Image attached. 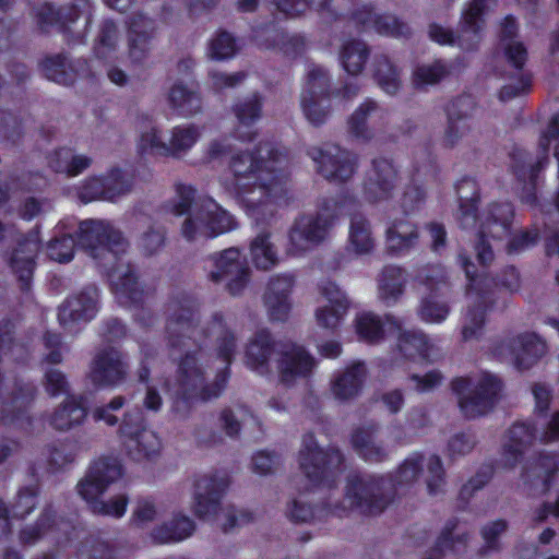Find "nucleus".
Returning <instances> with one entry per match:
<instances>
[{"instance_id":"obj_52","label":"nucleus","mask_w":559,"mask_h":559,"mask_svg":"<svg viewBox=\"0 0 559 559\" xmlns=\"http://www.w3.org/2000/svg\"><path fill=\"white\" fill-rule=\"evenodd\" d=\"M378 109V104L368 99L362 103L348 119V132L361 142H369L373 138L367 126L368 116Z\"/></svg>"},{"instance_id":"obj_60","label":"nucleus","mask_w":559,"mask_h":559,"mask_svg":"<svg viewBox=\"0 0 559 559\" xmlns=\"http://www.w3.org/2000/svg\"><path fill=\"white\" fill-rule=\"evenodd\" d=\"M449 74L448 67L440 60L431 64H423L414 72V84L416 87L432 85L440 82Z\"/></svg>"},{"instance_id":"obj_40","label":"nucleus","mask_w":559,"mask_h":559,"mask_svg":"<svg viewBox=\"0 0 559 559\" xmlns=\"http://www.w3.org/2000/svg\"><path fill=\"white\" fill-rule=\"evenodd\" d=\"M78 559H116V548L97 533L83 532L74 545Z\"/></svg>"},{"instance_id":"obj_3","label":"nucleus","mask_w":559,"mask_h":559,"mask_svg":"<svg viewBox=\"0 0 559 559\" xmlns=\"http://www.w3.org/2000/svg\"><path fill=\"white\" fill-rule=\"evenodd\" d=\"M166 314L165 340L171 359L177 355L199 353L207 337V328L200 326L197 300L188 295L174 296Z\"/></svg>"},{"instance_id":"obj_25","label":"nucleus","mask_w":559,"mask_h":559,"mask_svg":"<svg viewBox=\"0 0 559 559\" xmlns=\"http://www.w3.org/2000/svg\"><path fill=\"white\" fill-rule=\"evenodd\" d=\"M283 344L277 343L267 330L257 331L248 341L245 352V364L261 376L271 373L270 361L278 356Z\"/></svg>"},{"instance_id":"obj_43","label":"nucleus","mask_w":559,"mask_h":559,"mask_svg":"<svg viewBox=\"0 0 559 559\" xmlns=\"http://www.w3.org/2000/svg\"><path fill=\"white\" fill-rule=\"evenodd\" d=\"M209 333L216 335L217 355L227 364L225 368L228 369L237 349V338L234 332L225 324L221 313L213 314L212 321L207 326Z\"/></svg>"},{"instance_id":"obj_14","label":"nucleus","mask_w":559,"mask_h":559,"mask_svg":"<svg viewBox=\"0 0 559 559\" xmlns=\"http://www.w3.org/2000/svg\"><path fill=\"white\" fill-rule=\"evenodd\" d=\"M559 138V112L552 117L547 131L540 136L538 142V156L533 160L532 155L516 148L512 153L513 170L516 177L524 182H528L531 188L535 187V180L538 174L548 164V150L551 139Z\"/></svg>"},{"instance_id":"obj_4","label":"nucleus","mask_w":559,"mask_h":559,"mask_svg":"<svg viewBox=\"0 0 559 559\" xmlns=\"http://www.w3.org/2000/svg\"><path fill=\"white\" fill-rule=\"evenodd\" d=\"M395 490L391 479L376 475H348L344 498L333 504L336 516H345L357 510L362 514L382 513L394 500Z\"/></svg>"},{"instance_id":"obj_35","label":"nucleus","mask_w":559,"mask_h":559,"mask_svg":"<svg viewBox=\"0 0 559 559\" xmlns=\"http://www.w3.org/2000/svg\"><path fill=\"white\" fill-rule=\"evenodd\" d=\"M376 247L371 224L361 213L350 216L347 250L356 255L370 254Z\"/></svg>"},{"instance_id":"obj_26","label":"nucleus","mask_w":559,"mask_h":559,"mask_svg":"<svg viewBox=\"0 0 559 559\" xmlns=\"http://www.w3.org/2000/svg\"><path fill=\"white\" fill-rule=\"evenodd\" d=\"M509 442L506 445L507 464L513 468L526 450L539 441L536 423L515 421L508 430Z\"/></svg>"},{"instance_id":"obj_11","label":"nucleus","mask_w":559,"mask_h":559,"mask_svg":"<svg viewBox=\"0 0 559 559\" xmlns=\"http://www.w3.org/2000/svg\"><path fill=\"white\" fill-rule=\"evenodd\" d=\"M513 216L514 212L510 203H493L488 207L475 247L480 264L488 265L495 258L491 246L485 238L490 236L502 240L509 237Z\"/></svg>"},{"instance_id":"obj_2","label":"nucleus","mask_w":559,"mask_h":559,"mask_svg":"<svg viewBox=\"0 0 559 559\" xmlns=\"http://www.w3.org/2000/svg\"><path fill=\"white\" fill-rule=\"evenodd\" d=\"M199 353L177 355L173 383H167L171 399V408L181 418L188 417L198 402L217 399L224 391L228 376L227 368L219 371L213 381L207 380L205 367L199 359Z\"/></svg>"},{"instance_id":"obj_41","label":"nucleus","mask_w":559,"mask_h":559,"mask_svg":"<svg viewBox=\"0 0 559 559\" xmlns=\"http://www.w3.org/2000/svg\"><path fill=\"white\" fill-rule=\"evenodd\" d=\"M250 257L253 265L261 271H270L278 264L280 257L270 231L263 230L251 240Z\"/></svg>"},{"instance_id":"obj_34","label":"nucleus","mask_w":559,"mask_h":559,"mask_svg":"<svg viewBox=\"0 0 559 559\" xmlns=\"http://www.w3.org/2000/svg\"><path fill=\"white\" fill-rule=\"evenodd\" d=\"M366 367L362 362H354L337 373L332 381V393L341 401L352 400L358 395L366 379Z\"/></svg>"},{"instance_id":"obj_56","label":"nucleus","mask_w":559,"mask_h":559,"mask_svg":"<svg viewBox=\"0 0 559 559\" xmlns=\"http://www.w3.org/2000/svg\"><path fill=\"white\" fill-rule=\"evenodd\" d=\"M105 201H116L128 194L133 187L132 178L120 169H114L104 176Z\"/></svg>"},{"instance_id":"obj_51","label":"nucleus","mask_w":559,"mask_h":559,"mask_svg":"<svg viewBox=\"0 0 559 559\" xmlns=\"http://www.w3.org/2000/svg\"><path fill=\"white\" fill-rule=\"evenodd\" d=\"M395 324L401 331L397 338L400 352L409 359L416 357L425 358L428 349L426 335L415 330H402L400 323Z\"/></svg>"},{"instance_id":"obj_46","label":"nucleus","mask_w":559,"mask_h":559,"mask_svg":"<svg viewBox=\"0 0 559 559\" xmlns=\"http://www.w3.org/2000/svg\"><path fill=\"white\" fill-rule=\"evenodd\" d=\"M333 504L334 503L329 499L313 508L301 499H295L288 506L287 514L295 522H320L328 519L330 515H335Z\"/></svg>"},{"instance_id":"obj_22","label":"nucleus","mask_w":559,"mask_h":559,"mask_svg":"<svg viewBox=\"0 0 559 559\" xmlns=\"http://www.w3.org/2000/svg\"><path fill=\"white\" fill-rule=\"evenodd\" d=\"M98 289L93 285L69 296L58 309L60 325L71 329L75 324L91 321L98 311Z\"/></svg>"},{"instance_id":"obj_12","label":"nucleus","mask_w":559,"mask_h":559,"mask_svg":"<svg viewBox=\"0 0 559 559\" xmlns=\"http://www.w3.org/2000/svg\"><path fill=\"white\" fill-rule=\"evenodd\" d=\"M495 355L508 360L519 370L533 367L546 353V344L535 333H523L499 342Z\"/></svg>"},{"instance_id":"obj_57","label":"nucleus","mask_w":559,"mask_h":559,"mask_svg":"<svg viewBox=\"0 0 559 559\" xmlns=\"http://www.w3.org/2000/svg\"><path fill=\"white\" fill-rule=\"evenodd\" d=\"M119 37L118 25L112 20L103 21L99 25L96 38L95 53L99 58H106L110 52L116 50Z\"/></svg>"},{"instance_id":"obj_1","label":"nucleus","mask_w":559,"mask_h":559,"mask_svg":"<svg viewBox=\"0 0 559 559\" xmlns=\"http://www.w3.org/2000/svg\"><path fill=\"white\" fill-rule=\"evenodd\" d=\"M284 159L271 143H260L252 152H237L230 157L228 166L238 198L255 221L272 217L275 201L285 194Z\"/></svg>"},{"instance_id":"obj_31","label":"nucleus","mask_w":559,"mask_h":559,"mask_svg":"<svg viewBox=\"0 0 559 559\" xmlns=\"http://www.w3.org/2000/svg\"><path fill=\"white\" fill-rule=\"evenodd\" d=\"M85 67V60L71 61L66 53L47 57L43 62V71L46 78L63 85L73 84Z\"/></svg>"},{"instance_id":"obj_63","label":"nucleus","mask_w":559,"mask_h":559,"mask_svg":"<svg viewBox=\"0 0 559 559\" xmlns=\"http://www.w3.org/2000/svg\"><path fill=\"white\" fill-rule=\"evenodd\" d=\"M209 51L212 59L224 60L231 58L237 51L236 39L230 33L219 31L210 41Z\"/></svg>"},{"instance_id":"obj_18","label":"nucleus","mask_w":559,"mask_h":559,"mask_svg":"<svg viewBox=\"0 0 559 559\" xmlns=\"http://www.w3.org/2000/svg\"><path fill=\"white\" fill-rule=\"evenodd\" d=\"M127 53L131 63L144 64L151 56L156 35V21L142 12L132 14L128 20Z\"/></svg>"},{"instance_id":"obj_6","label":"nucleus","mask_w":559,"mask_h":559,"mask_svg":"<svg viewBox=\"0 0 559 559\" xmlns=\"http://www.w3.org/2000/svg\"><path fill=\"white\" fill-rule=\"evenodd\" d=\"M343 462L344 456L338 449L320 447L312 432L302 436L298 464L301 473L313 486L325 489L335 487Z\"/></svg>"},{"instance_id":"obj_54","label":"nucleus","mask_w":559,"mask_h":559,"mask_svg":"<svg viewBox=\"0 0 559 559\" xmlns=\"http://www.w3.org/2000/svg\"><path fill=\"white\" fill-rule=\"evenodd\" d=\"M508 522L502 519L485 524L480 528L484 545L479 548L478 555L480 557H487L493 552H499L502 549L500 537L508 531Z\"/></svg>"},{"instance_id":"obj_30","label":"nucleus","mask_w":559,"mask_h":559,"mask_svg":"<svg viewBox=\"0 0 559 559\" xmlns=\"http://www.w3.org/2000/svg\"><path fill=\"white\" fill-rule=\"evenodd\" d=\"M488 9V0H472L463 11L459 27L460 46L464 49H473L478 41V32L481 25V16Z\"/></svg>"},{"instance_id":"obj_45","label":"nucleus","mask_w":559,"mask_h":559,"mask_svg":"<svg viewBox=\"0 0 559 559\" xmlns=\"http://www.w3.org/2000/svg\"><path fill=\"white\" fill-rule=\"evenodd\" d=\"M407 276L405 271L396 265H386L383 267L379 280L380 298L386 302H395L404 293Z\"/></svg>"},{"instance_id":"obj_47","label":"nucleus","mask_w":559,"mask_h":559,"mask_svg":"<svg viewBox=\"0 0 559 559\" xmlns=\"http://www.w3.org/2000/svg\"><path fill=\"white\" fill-rule=\"evenodd\" d=\"M464 99H457L449 110L448 127L443 136V144L449 148L454 147L471 131L467 115L459 110L464 106Z\"/></svg>"},{"instance_id":"obj_7","label":"nucleus","mask_w":559,"mask_h":559,"mask_svg":"<svg viewBox=\"0 0 559 559\" xmlns=\"http://www.w3.org/2000/svg\"><path fill=\"white\" fill-rule=\"evenodd\" d=\"M79 246L104 267L119 260L128 248L122 233L105 219H85L79 225Z\"/></svg>"},{"instance_id":"obj_62","label":"nucleus","mask_w":559,"mask_h":559,"mask_svg":"<svg viewBox=\"0 0 559 559\" xmlns=\"http://www.w3.org/2000/svg\"><path fill=\"white\" fill-rule=\"evenodd\" d=\"M43 385L46 393L51 397L70 394V383L67 376L58 368L50 367L44 372Z\"/></svg>"},{"instance_id":"obj_42","label":"nucleus","mask_w":559,"mask_h":559,"mask_svg":"<svg viewBox=\"0 0 559 559\" xmlns=\"http://www.w3.org/2000/svg\"><path fill=\"white\" fill-rule=\"evenodd\" d=\"M194 530L195 525L191 519L185 515H176L168 522L155 527L151 536L157 544L175 543L188 538Z\"/></svg>"},{"instance_id":"obj_61","label":"nucleus","mask_w":559,"mask_h":559,"mask_svg":"<svg viewBox=\"0 0 559 559\" xmlns=\"http://www.w3.org/2000/svg\"><path fill=\"white\" fill-rule=\"evenodd\" d=\"M75 240L71 235L52 238L47 243V254L59 263L70 262L74 257Z\"/></svg>"},{"instance_id":"obj_32","label":"nucleus","mask_w":559,"mask_h":559,"mask_svg":"<svg viewBox=\"0 0 559 559\" xmlns=\"http://www.w3.org/2000/svg\"><path fill=\"white\" fill-rule=\"evenodd\" d=\"M557 471H559V456L540 455L524 465L521 477L524 484L546 492L549 489L550 477Z\"/></svg>"},{"instance_id":"obj_55","label":"nucleus","mask_w":559,"mask_h":559,"mask_svg":"<svg viewBox=\"0 0 559 559\" xmlns=\"http://www.w3.org/2000/svg\"><path fill=\"white\" fill-rule=\"evenodd\" d=\"M301 111L313 127L324 124L331 114L330 98L299 97Z\"/></svg>"},{"instance_id":"obj_17","label":"nucleus","mask_w":559,"mask_h":559,"mask_svg":"<svg viewBox=\"0 0 559 559\" xmlns=\"http://www.w3.org/2000/svg\"><path fill=\"white\" fill-rule=\"evenodd\" d=\"M107 269V276L117 300L124 306L142 305L150 296V290L139 281L135 266L121 261Z\"/></svg>"},{"instance_id":"obj_9","label":"nucleus","mask_w":559,"mask_h":559,"mask_svg":"<svg viewBox=\"0 0 559 559\" xmlns=\"http://www.w3.org/2000/svg\"><path fill=\"white\" fill-rule=\"evenodd\" d=\"M335 218V213L328 206L316 215L297 217L287 233V254L299 255L321 243L328 237Z\"/></svg>"},{"instance_id":"obj_16","label":"nucleus","mask_w":559,"mask_h":559,"mask_svg":"<svg viewBox=\"0 0 559 559\" xmlns=\"http://www.w3.org/2000/svg\"><path fill=\"white\" fill-rule=\"evenodd\" d=\"M310 154L318 164L319 173L330 182L343 183L356 171L357 156L338 145L313 148Z\"/></svg>"},{"instance_id":"obj_27","label":"nucleus","mask_w":559,"mask_h":559,"mask_svg":"<svg viewBox=\"0 0 559 559\" xmlns=\"http://www.w3.org/2000/svg\"><path fill=\"white\" fill-rule=\"evenodd\" d=\"M37 251L38 243L35 239L23 238L17 240V246L9 258V265L22 289H28L31 286Z\"/></svg>"},{"instance_id":"obj_13","label":"nucleus","mask_w":559,"mask_h":559,"mask_svg":"<svg viewBox=\"0 0 559 559\" xmlns=\"http://www.w3.org/2000/svg\"><path fill=\"white\" fill-rule=\"evenodd\" d=\"M400 182L399 169L393 159L376 157L367 171L362 193L369 203H379L393 198Z\"/></svg>"},{"instance_id":"obj_19","label":"nucleus","mask_w":559,"mask_h":559,"mask_svg":"<svg viewBox=\"0 0 559 559\" xmlns=\"http://www.w3.org/2000/svg\"><path fill=\"white\" fill-rule=\"evenodd\" d=\"M229 486V477L222 473H211L199 477L194 483L193 511L200 519L215 515L221 499Z\"/></svg>"},{"instance_id":"obj_53","label":"nucleus","mask_w":559,"mask_h":559,"mask_svg":"<svg viewBox=\"0 0 559 559\" xmlns=\"http://www.w3.org/2000/svg\"><path fill=\"white\" fill-rule=\"evenodd\" d=\"M248 419L260 425L258 418H255L245 406H240L237 409L226 407L219 414L221 427L230 438L239 437L241 428Z\"/></svg>"},{"instance_id":"obj_50","label":"nucleus","mask_w":559,"mask_h":559,"mask_svg":"<svg viewBox=\"0 0 559 559\" xmlns=\"http://www.w3.org/2000/svg\"><path fill=\"white\" fill-rule=\"evenodd\" d=\"M369 57L367 45L357 39L349 40L343 45L341 59L344 69L352 75L359 74Z\"/></svg>"},{"instance_id":"obj_5","label":"nucleus","mask_w":559,"mask_h":559,"mask_svg":"<svg viewBox=\"0 0 559 559\" xmlns=\"http://www.w3.org/2000/svg\"><path fill=\"white\" fill-rule=\"evenodd\" d=\"M122 475V466L115 456H103L96 460L88 468L85 477L79 481V495L90 503L93 513L120 518L124 514L128 497L119 495L109 501L99 500L109 485L117 481Z\"/></svg>"},{"instance_id":"obj_44","label":"nucleus","mask_w":559,"mask_h":559,"mask_svg":"<svg viewBox=\"0 0 559 559\" xmlns=\"http://www.w3.org/2000/svg\"><path fill=\"white\" fill-rule=\"evenodd\" d=\"M334 91L329 71L318 64H311L305 75L300 97L331 98Z\"/></svg>"},{"instance_id":"obj_37","label":"nucleus","mask_w":559,"mask_h":559,"mask_svg":"<svg viewBox=\"0 0 559 559\" xmlns=\"http://www.w3.org/2000/svg\"><path fill=\"white\" fill-rule=\"evenodd\" d=\"M472 284L467 285L466 293L472 297L468 305L465 322L462 328V337L464 341L478 338L485 325L486 310L489 308L490 297L485 294L471 295Z\"/></svg>"},{"instance_id":"obj_24","label":"nucleus","mask_w":559,"mask_h":559,"mask_svg":"<svg viewBox=\"0 0 559 559\" xmlns=\"http://www.w3.org/2000/svg\"><path fill=\"white\" fill-rule=\"evenodd\" d=\"M295 285V275L281 273L270 277L264 294L263 304L272 321H285L292 309L290 294Z\"/></svg>"},{"instance_id":"obj_23","label":"nucleus","mask_w":559,"mask_h":559,"mask_svg":"<svg viewBox=\"0 0 559 559\" xmlns=\"http://www.w3.org/2000/svg\"><path fill=\"white\" fill-rule=\"evenodd\" d=\"M502 390L501 381L493 374L485 373L475 389L459 400L461 412L466 418H476L489 413L498 402Z\"/></svg>"},{"instance_id":"obj_21","label":"nucleus","mask_w":559,"mask_h":559,"mask_svg":"<svg viewBox=\"0 0 559 559\" xmlns=\"http://www.w3.org/2000/svg\"><path fill=\"white\" fill-rule=\"evenodd\" d=\"M275 361L278 381L285 386H293L298 379L309 377L316 366L313 357L296 344H283Z\"/></svg>"},{"instance_id":"obj_15","label":"nucleus","mask_w":559,"mask_h":559,"mask_svg":"<svg viewBox=\"0 0 559 559\" xmlns=\"http://www.w3.org/2000/svg\"><path fill=\"white\" fill-rule=\"evenodd\" d=\"M120 432L124 437L127 451L134 461L151 459L159 450L157 436L143 426V417L139 411L126 414Z\"/></svg>"},{"instance_id":"obj_49","label":"nucleus","mask_w":559,"mask_h":559,"mask_svg":"<svg viewBox=\"0 0 559 559\" xmlns=\"http://www.w3.org/2000/svg\"><path fill=\"white\" fill-rule=\"evenodd\" d=\"M200 135L201 131L194 124L175 127L167 143L168 156L181 157L195 144Z\"/></svg>"},{"instance_id":"obj_29","label":"nucleus","mask_w":559,"mask_h":559,"mask_svg":"<svg viewBox=\"0 0 559 559\" xmlns=\"http://www.w3.org/2000/svg\"><path fill=\"white\" fill-rule=\"evenodd\" d=\"M87 416L82 395H68L50 414L49 424L58 431H69L84 421Z\"/></svg>"},{"instance_id":"obj_59","label":"nucleus","mask_w":559,"mask_h":559,"mask_svg":"<svg viewBox=\"0 0 559 559\" xmlns=\"http://www.w3.org/2000/svg\"><path fill=\"white\" fill-rule=\"evenodd\" d=\"M356 331L359 337L368 343H377L383 338V324L373 313H361L356 319Z\"/></svg>"},{"instance_id":"obj_48","label":"nucleus","mask_w":559,"mask_h":559,"mask_svg":"<svg viewBox=\"0 0 559 559\" xmlns=\"http://www.w3.org/2000/svg\"><path fill=\"white\" fill-rule=\"evenodd\" d=\"M373 75L379 86L390 95H395L401 87L400 71L386 55L374 57Z\"/></svg>"},{"instance_id":"obj_58","label":"nucleus","mask_w":559,"mask_h":559,"mask_svg":"<svg viewBox=\"0 0 559 559\" xmlns=\"http://www.w3.org/2000/svg\"><path fill=\"white\" fill-rule=\"evenodd\" d=\"M425 457L420 453H413L406 457L397 467L394 474L396 485H412L415 483L424 471Z\"/></svg>"},{"instance_id":"obj_28","label":"nucleus","mask_w":559,"mask_h":559,"mask_svg":"<svg viewBox=\"0 0 559 559\" xmlns=\"http://www.w3.org/2000/svg\"><path fill=\"white\" fill-rule=\"evenodd\" d=\"M379 427L369 424L357 428L352 435V444L360 457L367 462L381 463L389 457L384 443L377 437Z\"/></svg>"},{"instance_id":"obj_33","label":"nucleus","mask_w":559,"mask_h":559,"mask_svg":"<svg viewBox=\"0 0 559 559\" xmlns=\"http://www.w3.org/2000/svg\"><path fill=\"white\" fill-rule=\"evenodd\" d=\"M167 100L170 108L185 118L200 114L203 107L200 92L181 82L175 83L169 88Z\"/></svg>"},{"instance_id":"obj_36","label":"nucleus","mask_w":559,"mask_h":559,"mask_svg":"<svg viewBox=\"0 0 559 559\" xmlns=\"http://www.w3.org/2000/svg\"><path fill=\"white\" fill-rule=\"evenodd\" d=\"M263 97L259 93H253L238 99L233 106V112L238 121L237 133L242 141H252L255 132L249 131L241 133V127H250L262 117Z\"/></svg>"},{"instance_id":"obj_20","label":"nucleus","mask_w":559,"mask_h":559,"mask_svg":"<svg viewBox=\"0 0 559 559\" xmlns=\"http://www.w3.org/2000/svg\"><path fill=\"white\" fill-rule=\"evenodd\" d=\"M129 365L126 356L119 349L108 346L99 349L93 358L91 380L103 386H117L128 377Z\"/></svg>"},{"instance_id":"obj_8","label":"nucleus","mask_w":559,"mask_h":559,"mask_svg":"<svg viewBox=\"0 0 559 559\" xmlns=\"http://www.w3.org/2000/svg\"><path fill=\"white\" fill-rule=\"evenodd\" d=\"M183 216L180 233L187 241L213 238L237 227L234 216L212 199L201 200L194 210Z\"/></svg>"},{"instance_id":"obj_39","label":"nucleus","mask_w":559,"mask_h":559,"mask_svg":"<svg viewBox=\"0 0 559 559\" xmlns=\"http://www.w3.org/2000/svg\"><path fill=\"white\" fill-rule=\"evenodd\" d=\"M386 249L390 253L400 254L409 251L418 243L417 227L408 221H395L386 229Z\"/></svg>"},{"instance_id":"obj_38","label":"nucleus","mask_w":559,"mask_h":559,"mask_svg":"<svg viewBox=\"0 0 559 559\" xmlns=\"http://www.w3.org/2000/svg\"><path fill=\"white\" fill-rule=\"evenodd\" d=\"M460 202L459 219L464 229L474 228L476 225V211L478 200L477 182L469 177L462 178L455 186Z\"/></svg>"},{"instance_id":"obj_64","label":"nucleus","mask_w":559,"mask_h":559,"mask_svg":"<svg viewBox=\"0 0 559 559\" xmlns=\"http://www.w3.org/2000/svg\"><path fill=\"white\" fill-rule=\"evenodd\" d=\"M535 423L538 427L540 443L559 442V411L554 412L550 416L544 414L536 417Z\"/></svg>"},{"instance_id":"obj_10","label":"nucleus","mask_w":559,"mask_h":559,"mask_svg":"<svg viewBox=\"0 0 559 559\" xmlns=\"http://www.w3.org/2000/svg\"><path fill=\"white\" fill-rule=\"evenodd\" d=\"M215 270L209 277L214 283L226 281V289L233 296L240 295L250 281V267L238 248L231 247L210 255Z\"/></svg>"}]
</instances>
